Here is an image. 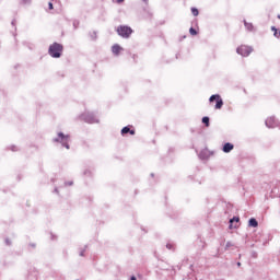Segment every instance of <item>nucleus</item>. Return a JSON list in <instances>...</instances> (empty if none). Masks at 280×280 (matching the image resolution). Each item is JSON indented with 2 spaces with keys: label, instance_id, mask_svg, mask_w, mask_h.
Returning a JSON list of instances; mask_svg holds the SVG:
<instances>
[{
  "label": "nucleus",
  "instance_id": "nucleus-1",
  "mask_svg": "<svg viewBox=\"0 0 280 280\" xmlns=\"http://www.w3.org/2000/svg\"><path fill=\"white\" fill-rule=\"evenodd\" d=\"M48 54L51 56V58H60V56H62V45L54 43L50 45Z\"/></svg>",
  "mask_w": 280,
  "mask_h": 280
},
{
  "label": "nucleus",
  "instance_id": "nucleus-2",
  "mask_svg": "<svg viewBox=\"0 0 280 280\" xmlns=\"http://www.w3.org/2000/svg\"><path fill=\"white\" fill-rule=\"evenodd\" d=\"M117 34L122 38H130V35L132 34V28L129 26L120 25L117 28Z\"/></svg>",
  "mask_w": 280,
  "mask_h": 280
},
{
  "label": "nucleus",
  "instance_id": "nucleus-3",
  "mask_svg": "<svg viewBox=\"0 0 280 280\" xmlns=\"http://www.w3.org/2000/svg\"><path fill=\"white\" fill-rule=\"evenodd\" d=\"M55 141H60L63 148H67V150H69V141H70V137L66 136L62 132L58 133V138L55 139Z\"/></svg>",
  "mask_w": 280,
  "mask_h": 280
},
{
  "label": "nucleus",
  "instance_id": "nucleus-4",
  "mask_svg": "<svg viewBox=\"0 0 280 280\" xmlns=\"http://www.w3.org/2000/svg\"><path fill=\"white\" fill-rule=\"evenodd\" d=\"M81 118L83 119V121H86V124H98L100 120L95 117V115L88 113V114H83L81 116Z\"/></svg>",
  "mask_w": 280,
  "mask_h": 280
},
{
  "label": "nucleus",
  "instance_id": "nucleus-5",
  "mask_svg": "<svg viewBox=\"0 0 280 280\" xmlns=\"http://www.w3.org/2000/svg\"><path fill=\"white\" fill-rule=\"evenodd\" d=\"M237 54H240V56H250L253 48L248 47V46H241L236 49Z\"/></svg>",
  "mask_w": 280,
  "mask_h": 280
},
{
  "label": "nucleus",
  "instance_id": "nucleus-6",
  "mask_svg": "<svg viewBox=\"0 0 280 280\" xmlns=\"http://www.w3.org/2000/svg\"><path fill=\"white\" fill-rule=\"evenodd\" d=\"M210 102H217L215 108L218 110H220V108H222V106H224V102L222 101V98L218 94H214V95L210 96Z\"/></svg>",
  "mask_w": 280,
  "mask_h": 280
},
{
  "label": "nucleus",
  "instance_id": "nucleus-7",
  "mask_svg": "<svg viewBox=\"0 0 280 280\" xmlns=\"http://www.w3.org/2000/svg\"><path fill=\"white\" fill-rule=\"evenodd\" d=\"M265 124H266L267 128H277V125H278L277 118L269 117L266 119Z\"/></svg>",
  "mask_w": 280,
  "mask_h": 280
},
{
  "label": "nucleus",
  "instance_id": "nucleus-8",
  "mask_svg": "<svg viewBox=\"0 0 280 280\" xmlns=\"http://www.w3.org/2000/svg\"><path fill=\"white\" fill-rule=\"evenodd\" d=\"M122 50H124V48H121V46H119L117 44L112 47V51L115 56H119V51H122Z\"/></svg>",
  "mask_w": 280,
  "mask_h": 280
},
{
  "label": "nucleus",
  "instance_id": "nucleus-9",
  "mask_svg": "<svg viewBox=\"0 0 280 280\" xmlns=\"http://www.w3.org/2000/svg\"><path fill=\"white\" fill-rule=\"evenodd\" d=\"M234 145L231 142H226L223 145V152H225V154H229V152H231V150H233Z\"/></svg>",
  "mask_w": 280,
  "mask_h": 280
},
{
  "label": "nucleus",
  "instance_id": "nucleus-10",
  "mask_svg": "<svg viewBox=\"0 0 280 280\" xmlns=\"http://www.w3.org/2000/svg\"><path fill=\"white\" fill-rule=\"evenodd\" d=\"M249 226H253L254 229L259 226V223L257 222V219H249V222H248Z\"/></svg>",
  "mask_w": 280,
  "mask_h": 280
},
{
  "label": "nucleus",
  "instance_id": "nucleus-11",
  "mask_svg": "<svg viewBox=\"0 0 280 280\" xmlns=\"http://www.w3.org/2000/svg\"><path fill=\"white\" fill-rule=\"evenodd\" d=\"M130 132L131 135H135V130H130V127H124L121 129V135H128Z\"/></svg>",
  "mask_w": 280,
  "mask_h": 280
},
{
  "label": "nucleus",
  "instance_id": "nucleus-12",
  "mask_svg": "<svg viewBox=\"0 0 280 280\" xmlns=\"http://www.w3.org/2000/svg\"><path fill=\"white\" fill-rule=\"evenodd\" d=\"M244 25H245L246 30H248V32H253V24L252 23H248V22L244 21Z\"/></svg>",
  "mask_w": 280,
  "mask_h": 280
},
{
  "label": "nucleus",
  "instance_id": "nucleus-13",
  "mask_svg": "<svg viewBox=\"0 0 280 280\" xmlns=\"http://www.w3.org/2000/svg\"><path fill=\"white\" fill-rule=\"evenodd\" d=\"M202 124H205V126H206L207 128H209V117L205 116V117L202 118Z\"/></svg>",
  "mask_w": 280,
  "mask_h": 280
},
{
  "label": "nucleus",
  "instance_id": "nucleus-14",
  "mask_svg": "<svg viewBox=\"0 0 280 280\" xmlns=\"http://www.w3.org/2000/svg\"><path fill=\"white\" fill-rule=\"evenodd\" d=\"M189 33L191 34V36H196V34H198V32L194 27H190Z\"/></svg>",
  "mask_w": 280,
  "mask_h": 280
},
{
  "label": "nucleus",
  "instance_id": "nucleus-15",
  "mask_svg": "<svg viewBox=\"0 0 280 280\" xmlns=\"http://www.w3.org/2000/svg\"><path fill=\"white\" fill-rule=\"evenodd\" d=\"M191 12H192L194 16H198V14H199L198 9H196V8H192Z\"/></svg>",
  "mask_w": 280,
  "mask_h": 280
},
{
  "label": "nucleus",
  "instance_id": "nucleus-16",
  "mask_svg": "<svg viewBox=\"0 0 280 280\" xmlns=\"http://www.w3.org/2000/svg\"><path fill=\"white\" fill-rule=\"evenodd\" d=\"M234 222H240V218L234 217L233 219L230 220V224H233Z\"/></svg>",
  "mask_w": 280,
  "mask_h": 280
},
{
  "label": "nucleus",
  "instance_id": "nucleus-17",
  "mask_svg": "<svg viewBox=\"0 0 280 280\" xmlns=\"http://www.w3.org/2000/svg\"><path fill=\"white\" fill-rule=\"evenodd\" d=\"M166 248H168V250H172V248H174L173 244H166Z\"/></svg>",
  "mask_w": 280,
  "mask_h": 280
},
{
  "label": "nucleus",
  "instance_id": "nucleus-18",
  "mask_svg": "<svg viewBox=\"0 0 280 280\" xmlns=\"http://www.w3.org/2000/svg\"><path fill=\"white\" fill-rule=\"evenodd\" d=\"M48 8H49V10H54V3L49 2Z\"/></svg>",
  "mask_w": 280,
  "mask_h": 280
},
{
  "label": "nucleus",
  "instance_id": "nucleus-19",
  "mask_svg": "<svg viewBox=\"0 0 280 280\" xmlns=\"http://www.w3.org/2000/svg\"><path fill=\"white\" fill-rule=\"evenodd\" d=\"M66 185H70L71 186V185H73V182L66 183Z\"/></svg>",
  "mask_w": 280,
  "mask_h": 280
},
{
  "label": "nucleus",
  "instance_id": "nucleus-20",
  "mask_svg": "<svg viewBox=\"0 0 280 280\" xmlns=\"http://www.w3.org/2000/svg\"><path fill=\"white\" fill-rule=\"evenodd\" d=\"M7 245L10 246V240H5Z\"/></svg>",
  "mask_w": 280,
  "mask_h": 280
},
{
  "label": "nucleus",
  "instance_id": "nucleus-21",
  "mask_svg": "<svg viewBox=\"0 0 280 280\" xmlns=\"http://www.w3.org/2000/svg\"><path fill=\"white\" fill-rule=\"evenodd\" d=\"M130 280H137V277L132 276V277L130 278Z\"/></svg>",
  "mask_w": 280,
  "mask_h": 280
},
{
  "label": "nucleus",
  "instance_id": "nucleus-22",
  "mask_svg": "<svg viewBox=\"0 0 280 280\" xmlns=\"http://www.w3.org/2000/svg\"><path fill=\"white\" fill-rule=\"evenodd\" d=\"M117 3H124V0H117Z\"/></svg>",
  "mask_w": 280,
  "mask_h": 280
},
{
  "label": "nucleus",
  "instance_id": "nucleus-23",
  "mask_svg": "<svg viewBox=\"0 0 280 280\" xmlns=\"http://www.w3.org/2000/svg\"><path fill=\"white\" fill-rule=\"evenodd\" d=\"M12 151H13V152H16V147H13V148H12Z\"/></svg>",
  "mask_w": 280,
  "mask_h": 280
},
{
  "label": "nucleus",
  "instance_id": "nucleus-24",
  "mask_svg": "<svg viewBox=\"0 0 280 280\" xmlns=\"http://www.w3.org/2000/svg\"><path fill=\"white\" fill-rule=\"evenodd\" d=\"M80 256H81V257H84V252H81V253H80Z\"/></svg>",
  "mask_w": 280,
  "mask_h": 280
},
{
  "label": "nucleus",
  "instance_id": "nucleus-25",
  "mask_svg": "<svg viewBox=\"0 0 280 280\" xmlns=\"http://www.w3.org/2000/svg\"><path fill=\"white\" fill-rule=\"evenodd\" d=\"M199 158H200V159H205V158L202 156V153L199 154Z\"/></svg>",
  "mask_w": 280,
  "mask_h": 280
},
{
  "label": "nucleus",
  "instance_id": "nucleus-26",
  "mask_svg": "<svg viewBox=\"0 0 280 280\" xmlns=\"http://www.w3.org/2000/svg\"><path fill=\"white\" fill-rule=\"evenodd\" d=\"M237 266H238V267L242 266V262H237Z\"/></svg>",
  "mask_w": 280,
  "mask_h": 280
},
{
  "label": "nucleus",
  "instance_id": "nucleus-27",
  "mask_svg": "<svg viewBox=\"0 0 280 280\" xmlns=\"http://www.w3.org/2000/svg\"><path fill=\"white\" fill-rule=\"evenodd\" d=\"M226 246H231V243H228Z\"/></svg>",
  "mask_w": 280,
  "mask_h": 280
},
{
  "label": "nucleus",
  "instance_id": "nucleus-28",
  "mask_svg": "<svg viewBox=\"0 0 280 280\" xmlns=\"http://www.w3.org/2000/svg\"><path fill=\"white\" fill-rule=\"evenodd\" d=\"M142 1H144V2H145V1H148V0H142Z\"/></svg>",
  "mask_w": 280,
  "mask_h": 280
},
{
  "label": "nucleus",
  "instance_id": "nucleus-29",
  "mask_svg": "<svg viewBox=\"0 0 280 280\" xmlns=\"http://www.w3.org/2000/svg\"><path fill=\"white\" fill-rule=\"evenodd\" d=\"M25 2L27 1V0H24Z\"/></svg>",
  "mask_w": 280,
  "mask_h": 280
}]
</instances>
